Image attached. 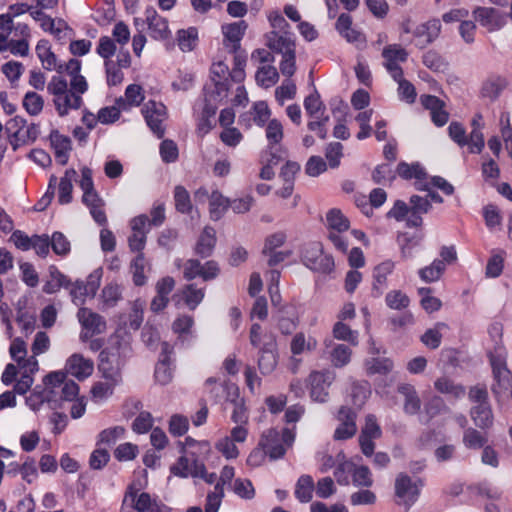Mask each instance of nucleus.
<instances>
[{"mask_svg":"<svg viewBox=\"0 0 512 512\" xmlns=\"http://www.w3.org/2000/svg\"><path fill=\"white\" fill-rule=\"evenodd\" d=\"M184 455H181L177 461L170 466V473L179 478H200L208 484L216 481V473H208L205 463L199 458L196 452H187L182 448Z\"/></svg>","mask_w":512,"mask_h":512,"instance_id":"f257e3e1","label":"nucleus"},{"mask_svg":"<svg viewBox=\"0 0 512 512\" xmlns=\"http://www.w3.org/2000/svg\"><path fill=\"white\" fill-rule=\"evenodd\" d=\"M47 91L53 96L55 109L60 117L69 114L71 110H78L83 105L81 96H76L68 90L66 79L53 76L47 85Z\"/></svg>","mask_w":512,"mask_h":512,"instance_id":"f03ea898","label":"nucleus"},{"mask_svg":"<svg viewBox=\"0 0 512 512\" xmlns=\"http://www.w3.org/2000/svg\"><path fill=\"white\" fill-rule=\"evenodd\" d=\"M294 440L293 429L284 428L280 433L277 429L271 428L263 432L259 446L265 449L271 460H277L285 455L286 447L291 446Z\"/></svg>","mask_w":512,"mask_h":512,"instance_id":"7ed1b4c3","label":"nucleus"},{"mask_svg":"<svg viewBox=\"0 0 512 512\" xmlns=\"http://www.w3.org/2000/svg\"><path fill=\"white\" fill-rule=\"evenodd\" d=\"M5 130L14 150L22 145L34 142L40 134L38 124L31 123L26 126V120L20 116L10 119L5 125Z\"/></svg>","mask_w":512,"mask_h":512,"instance_id":"20e7f679","label":"nucleus"},{"mask_svg":"<svg viewBox=\"0 0 512 512\" xmlns=\"http://www.w3.org/2000/svg\"><path fill=\"white\" fill-rule=\"evenodd\" d=\"M301 261L310 270L321 274H330L335 268L333 256L325 254L318 242L309 243L304 247Z\"/></svg>","mask_w":512,"mask_h":512,"instance_id":"39448f33","label":"nucleus"},{"mask_svg":"<svg viewBox=\"0 0 512 512\" xmlns=\"http://www.w3.org/2000/svg\"><path fill=\"white\" fill-rule=\"evenodd\" d=\"M141 112L153 134L159 139L163 138L165 134L163 123L167 119L166 106L162 102L149 100L143 104Z\"/></svg>","mask_w":512,"mask_h":512,"instance_id":"423d86ee","label":"nucleus"},{"mask_svg":"<svg viewBox=\"0 0 512 512\" xmlns=\"http://www.w3.org/2000/svg\"><path fill=\"white\" fill-rule=\"evenodd\" d=\"M422 486L421 480L413 481L407 474L400 473L395 480L397 503L409 509L417 501Z\"/></svg>","mask_w":512,"mask_h":512,"instance_id":"0eeeda50","label":"nucleus"},{"mask_svg":"<svg viewBox=\"0 0 512 512\" xmlns=\"http://www.w3.org/2000/svg\"><path fill=\"white\" fill-rule=\"evenodd\" d=\"M77 317L82 327L80 339L83 342L90 340L94 335L104 333L106 330L104 317L89 308L81 307L78 310Z\"/></svg>","mask_w":512,"mask_h":512,"instance_id":"6e6552de","label":"nucleus"},{"mask_svg":"<svg viewBox=\"0 0 512 512\" xmlns=\"http://www.w3.org/2000/svg\"><path fill=\"white\" fill-rule=\"evenodd\" d=\"M98 369L106 380L114 381V383L122 381L121 363L117 348L108 347L100 352Z\"/></svg>","mask_w":512,"mask_h":512,"instance_id":"1a4fd4ad","label":"nucleus"},{"mask_svg":"<svg viewBox=\"0 0 512 512\" xmlns=\"http://www.w3.org/2000/svg\"><path fill=\"white\" fill-rule=\"evenodd\" d=\"M205 389L215 403L234 402L239 396V387L235 383L219 381L214 377L205 381Z\"/></svg>","mask_w":512,"mask_h":512,"instance_id":"9d476101","label":"nucleus"},{"mask_svg":"<svg viewBox=\"0 0 512 512\" xmlns=\"http://www.w3.org/2000/svg\"><path fill=\"white\" fill-rule=\"evenodd\" d=\"M487 356L496 382L492 386V391L496 394L499 393L498 388L504 387L509 382L510 371L506 362L507 355L502 348H496L494 352H489Z\"/></svg>","mask_w":512,"mask_h":512,"instance_id":"9b49d317","label":"nucleus"},{"mask_svg":"<svg viewBox=\"0 0 512 512\" xmlns=\"http://www.w3.org/2000/svg\"><path fill=\"white\" fill-rule=\"evenodd\" d=\"M204 106L201 115L208 118H214L218 109V104L222 103L229 94L225 84L206 83L203 87Z\"/></svg>","mask_w":512,"mask_h":512,"instance_id":"f8f14e48","label":"nucleus"},{"mask_svg":"<svg viewBox=\"0 0 512 512\" xmlns=\"http://www.w3.org/2000/svg\"><path fill=\"white\" fill-rule=\"evenodd\" d=\"M441 22L439 19H431L417 25L412 31V42L418 49H425L432 44L440 35Z\"/></svg>","mask_w":512,"mask_h":512,"instance_id":"ddd939ff","label":"nucleus"},{"mask_svg":"<svg viewBox=\"0 0 512 512\" xmlns=\"http://www.w3.org/2000/svg\"><path fill=\"white\" fill-rule=\"evenodd\" d=\"M219 274V267L215 261H207L204 265L197 259H189L184 264L183 275L188 281L196 277L202 278L204 281H209L216 278Z\"/></svg>","mask_w":512,"mask_h":512,"instance_id":"4468645a","label":"nucleus"},{"mask_svg":"<svg viewBox=\"0 0 512 512\" xmlns=\"http://www.w3.org/2000/svg\"><path fill=\"white\" fill-rule=\"evenodd\" d=\"M263 347L259 350L258 368L263 375L271 374L277 365L276 339L273 334H265Z\"/></svg>","mask_w":512,"mask_h":512,"instance_id":"2eb2a0df","label":"nucleus"},{"mask_svg":"<svg viewBox=\"0 0 512 512\" xmlns=\"http://www.w3.org/2000/svg\"><path fill=\"white\" fill-rule=\"evenodd\" d=\"M396 175L404 180L414 179V186L416 190L428 189V186L426 185L428 174L425 168L419 162H414L411 164L405 161L399 162L396 167Z\"/></svg>","mask_w":512,"mask_h":512,"instance_id":"dca6fc26","label":"nucleus"},{"mask_svg":"<svg viewBox=\"0 0 512 512\" xmlns=\"http://www.w3.org/2000/svg\"><path fill=\"white\" fill-rule=\"evenodd\" d=\"M334 376L329 371H315L309 376L310 395L314 401L325 402L328 398V388L332 383Z\"/></svg>","mask_w":512,"mask_h":512,"instance_id":"f3484780","label":"nucleus"},{"mask_svg":"<svg viewBox=\"0 0 512 512\" xmlns=\"http://www.w3.org/2000/svg\"><path fill=\"white\" fill-rule=\"evenodd\" d=\"M267 46L274 52L287 55L296 52L295 36L290 31H271L267 34Z\"/></svg>","mask_w":512,"mask_h":512,"instance_id":"a211bd4d","label":"nucleus"},{"mask_svg":"<svg viewBox=\"0 0 512 512\" xmlns=\"http://www.w3.org/2000/svg\"><path fill=\"white\" fill-rule=\"evenodd\" d=\"M338 420L341 422L334 432V439L347 440L352 438L356 431V413L352 408L342 406L338 411Z\"/></svg>","mask_w":512,"mask_h":512,"instance_id":"6ab92c4d","label":"nucleus"},{"mask_svg":"<svg viewBox=\"0 0 512 512\" xmlns=\"http://www.w3.org/2000/svg\"><path fill=\"white\" fill-rule=\"evenodd\" d=\"M422 106L430 111L431 120L437 127H443L449 120V113L444 109L445 103L434 95H422L420 97Z\"/></svg>","mask_w":512,"mask_h":512,"instance_id":"aec40b11","label":"nucleus"},{"mask_svg":"<svg viewBox=\"0 0 512 512\" xmlns=\"http://www.w3.org/2000/svg\"><path fill=\"white\" fill-rule=\"evenodd\" d=\"M476 21L488 31H496L503 27L505 19L499 10L491 7H477L473 11Z\"/></svg>","mask_w":512,"mask_h":512,"instance_id":"412c9836","label":"nucleus"},{"mask_svg":"<svg viewBox=\"0 0 512 512\" xmlns=\"http://www.w3.org/2000/svg\"><path fill=\"white\" fill-rule=\"evenodd\" d=\"M247 28L248 24L244 20L222 26L224 45L229 48L230 52L240 50V42L244 37Z\"/></svg>","mask_w":512,"mask_h":512,"instance_id":"4be33fe9","label":"nucleus"},{"mask_svg":"<svg viewBox=\"0 0 512 512\" xmlns=\"http://www.w3.org/2000/svg\"><path fill=\"white\" fill-rule=\"evenodd\" d=\"M65 369L68 374L82 381L93 373L94 363L80 354H73L67 359Z\"/></svg>","mask_w":512,"mask_h":512,"instance_id":"5701e85b","label":"nucleus"},{"mask_svg":"<svg viewBox=\"0 0 512 512\" xmlns=\"http://www.w3.org/2000/svg\"><path fill=\"white\" fill-rule=\"evenodd\" d=\"M150 36L156 40H165L170 36L168 21L159 16L156 10L149 7L145 11Z\"/></svg>","mask_w":512,"mask_h":512,"instance_id":"b1692460","label":"nucleus"},{"mask_svg":"<svg viewBox=\"0 0 512 512\" xmlns=\"http://www.w3.org/2000/svg\"><path fill=\"white\" fill-rule=\"evenodd\" d=\"M82 202L89 208L93 220L100 226L107 224L104 202L95 189L83 192Z\"/></svg>","mask_w":512,"mask_h":512,"instance_id":"393cba45","label":"nucleus"},{"mask_svg":"<svg viewBox=\"0 0 512 512\" xmlns=\"http://www.w3.org/2000/svg\"><path fill=\"white\" fill-rule=\"evenodd\" d=\"M507 85L506 77L498 74L489 75L482 83L480 95L482 98L495 101L506 89Z\"/></svg>","mask_w":512,"mask_h":512,"instance_id":"a878e982","label":"nucleus"},{"mask_svg":"<svg viewBox=\"0 0 512 512\" xmlns=\"http://www.w3.org/2000/svg\"><path fill=\"white\" fill-rule=\"evenodd\" d=\"M35 52L45 70H56L58 73H62L63 64H58L57 57L51 50L50 42L47 39H41L37 42Z\"/></svg>","mask_w":512,"mask_h":512,"instance_id":"bb28decb","label":"nucleus"},{"mask_svg":"<svg viewBox=\"0 0 512 512\" xmlns=\"http://www.w3.org/2000/svg\"><path fill=\"white\" fill-rule=\"evenodd\" d=\"M265 136L268 142L269 152H276L277 154L286 155V150L281 146H277L281 143L284 137L283 126L277 119H271L265 129Z\"/></svg>","mask_w":512,"mask_h":512,"instance_id":"cd10ccee","label":"nucleus"},{"mask_svg":"<svg viewBox=\"0 0 512 512\" xmlns=\"http://www.w3.org/2000/svg\"><path fill=\"white\" fill-rule=\"evenodd\" d=\"M50 142L54 149L56 161L61 165L67 164L71 150L70 138L60 134L58 130H52L50 133Z\"/></svg>","mask_w":512,"mask_h":512,"instance_id":"c85d7f7f","label":"nucleus"},{"mask_svg":"<svg viewBox=\"0 0 512 512\" xmlns=\"http://www.w3.org/2000/svg\"><path fill=\"white\" fill-rule=\"evenodd\" d=\"M397 391L405 399L403 405L404 412L408 415L417 414L421 409V400L415 387L409 383H402L398 385Z\"/></svg>","mask_w":512,"mask_h":512,"instance_id":"c756f323","label":"nucleus"},{"mask_svg":"<svg viewBox=\"0 0 512 512\" xmlns=\"http://www.w3.org/2000/svg\"><path fill=\"white\" fill-rule=\"evenodd\" d=\"M394 268L395 263L392 260H385L374 268L372 287L374 296L378 297L383 293V289L387 285V277L393 272Z\"/></svg>","mask_w":512,"mask_h":512,"instance_id":"7c9ffc66","label":"nucleus"},{"mask_svg":"<svg viewBox=\"0 0 512 512\" xmlns=\"http://www.w3.org/2000/svg\"><path fill=\"white\" fill-rule=\"evenodd\" d=\"M67 371H55L51 372L44 378V384L46 386V400L48 402L57 401L56 396L58 390L67 381Z\"/></svg>","mask_w":512,"mask_h":512,"instance_id":"2f4dec72","label":"nucleus"},{"mask_svg":"<svg viewBox=\"0 0 512 512\" xmlns=\"http://www.w3.org/2000/svg\"><path fill=\"white\" fill-rule=\"evenodd\" d=\"M216 244V232L212 227H205L196 243L195 252L202 258L209 257Z\"/></svg>","mask_w":512,"mask_h":512,"instance_id":"473e14b6","label":"nucleus"},{"mask_svg":"<svg viewBox=\"0 0 512 512\" xmlns=\"http://www.w3.org/2000/svg\"><path fill=\"white\" fill-rule=\"evenodd\" d=\"M98 286L99 284L95 282L84 283L82 281H76L70 290L72 301L76 305L84 304L87 296H95Z\"/></svg>","mask_w":512,"mask_h":512,"instance_id":"72a5a7b5","label":"nucleus"},{"mask_svg":"<svg viewBox=\"0 0 512 512\" xmlns=\"http://www.w3.org/2000/svg\"><path fill=\"white\" fill-rule=\"evenodd\" d=\"M230 206V200L219 191H213L209 197V213L213 221L220 220Z\"/></svg>","mask_w":512,"mask_h":512,"instance_id":"f704fd0d","label":"nucleus"},{"mask_svg":"<svg viewBox=\"0 0 512 512\" xmlns=\"http://www.w3.org/2000/svg\"><path fill=\"white\" fill-rule=\"evenodd\" d=\"M198 29L196 27H188L180 29L176 33V42L182 52H190L198 44Z\"/></svg>","mask_w":512,"mask_h":512,"instance_id":"c9c22d12","label":"nucleus"},{"mask_svg":"<svg viewBox=\"0 0 512 512\" xmlns=\"http://www.w3.org/2000/svg\"><path fill=\"white\" fill-rule=\"evenodd\" d=\"M314 489L315 484L312 476L304 474L298 478L294 494L301 503H307L311 501Z\"/></svg>","mask_w":512,"mask_h":512,"instance_id":"e433bc0d","label":"nucleus"},{"mask_svg":"<svg viewBox=\"0 0 512 512\" xmlns=\"http://www.w3.org/2000/svg\"><path fill=\"white\" fill-rule=\"evenodd\" d=\"M449 327L444 322H437L432 328H429L421 336V342L429 349H437L441 345L443 331Z\"/></svg>","mask_w":512,"mask_h":512,"instance_id":"4c0bfd02","label":"nucleus"},{"mask_svg":"<svg viewBox=\"0 0 512 512\" xmlns=\"http://www.w3.org/2000/svg\"><path fill=\"white\" fill-rule=\"evenodd\" d=\"M70 280L62 272H60L55 266L50 267V280L46 281L43 285V292L46 294H54L58 292L62 287L68 288Z\"/></svg>","mask_w":512,"mask_h":512,"instance_id":"58836bf2","label":"nucleus"},{"mask_svg":"<svg viewBox=\"0 0 512 512\" xmlns=\"http://www.w3.org/2000/svg\"><path fill=\"white\" fill-rule=\"evenodd\" d=\"M471 418L479 428H489L493 424V414L489 403L475 405L471 409Z\"/></svg>","mask_w":512,"mask_h":512,"instance_id":"ea45409f","label":"nucleus"},{"mask_svg":"<svg viewBox=\"0 0 512 512\" xmlns=\"http://www.w3.org/2000/svg\"><path fill=\"white\" fill-rule=\"evenodd\" d=\"M423 239L422 234L409 235L403 233L398 236V243L400 245L401 258L406 260L413 257V250L420 246Z\"/></svg>","mask_w":512,"mask_h":512,"instance_id":"a19ab883","label":"nucleus"},{"mask_svg":"<svg viewBox=\"0 0 512 512\" xmlns=\"http://www.w3.org/2000/svg\"><path fill=\"white\" fill-rule=\"evenodd\" d=\"M434 387L438 392L451 395L456 399L462 398L466 393L465 387L463 385L456 384L453 380L445 376L438 378L434 382Z\"/></svg>","mask_w":512,"mask_h":512,"instance_id":"79ce46f5","label":"nucleus"},{"mask_svg":"<svg viewBox=\"0 0 512 512\" xmlns=\"http://www.w3.org/2000/svg\"><path fill=\"white\" fill-rule=\"evenodd\" d=\"M75 175L76 171L74 169H68L60 179L58 187V201L62 205L69 204L72 201V179Z\"/></svg>","mask_w":512,"mask_h":512,"instance_id":"37998d69","label":"nucleus"},{"mask_svg":"<svg viewBox=\"0 0 512 512\" xmlns=\"http://www.w3.org/2000/svg\"><path fill=\"white\" fill-rule=\"evenodd\" d=\"M118 107L107 106L98 111L97 119L102 124H112L116 122L121 115V109L126 110V102L122 98L117 100Z\"/></svg>","mask_w":512,"mask_h":512,"instance_id":"c03bdc74","label":"nucleus"},{"mask_svg":"<svg viewBox=\"0 0 512 512\" xmlns=\"http://www.w3.org/2000/svg\"><path fill=\"white\" fill-rule=\"evenodd\" d=\"M173 194L176 211L181 214H190L193 209V205L187 189L182 185H177L174 188Z\"/></svg>","mask_w":512,"mask_h":512,"instance_id":"a18cd8bd","label":"nucleus"},{"mask_svg":"<svg viewBox=\"0 0 512 512\" xmlns=\"http://www.w3.org/2000/svg\"><path fill=\"white\" fill-rule=\"evenodd\" d=\"M382 56L385 59V65L398 64V62H406L408 52L398 44H389L384 47Z\"/></svg>","mask_w":512,"mask_h":512,"instance_id":"49530a36","label":"nucleus"},{"mask_svg":"<svg viewBox=\"0 0 512 512\" xmlns=\"http://www.w3.org/2000/svg\"><path fill=\"white\" fill-rule=\"evenodd\" d=\"M445 270L443 261L435 259L430 265L421 268L418 275L422 281L432 283L439 280Z\"/></svg>","mask_w":512,"mask_h":512,"instance_id":"de8ad7c7","label":"nucleus"},{"mask_svg":"<svg viewBox=\"0 0 512 512\" xmlns=\"http://www.w3.org/2000/svg\"><path fill=\"white\" fill-rule=\"evenodd\" d=\"M304 108L310 118H319L325 114V105L321 101L319 93L315 90L313 93L305 97Z\"/></svg>","mask_w":512,"mask_h":512,"instance_id":"09e8293b","label":"nucleus"},{"mask_svg":"<svg viewBox=\"0 0 512 512\" xmlns=\"http://www.w3.org/2000/svg\"><path fill=\"white\" fill-rule=\"evenodd\" d=\"M255 79L259 86L270 88L277 83L279 74L274 66H262L257 70Z\"/></svg>","mask_w":512,"mask_h":512,"instance_id":"8fccbe9b","label":"nucleus"},{"mask_svg":"<svg viewBox=\"0 0 512 512\" xmlns=\"http://www.w3.org/2000/svg\"><path fill=\"white\" fill-rule=\"evenodd\" d=\"M185 304L189 309L194 310L203 300L204 288H198L196 284H187L182 290Z\"/></svg>","mask_w":512,"mask_h":512,"instance_id":"3c124183","label":"nucleus"},{"mask_svg":"<svg viewBox=\"0 0 512 512\" xmlns=\"http://www.w3.org/2000/svg\"><path fill=\"white\" fill-rule=\"evenodd\" d=\"M365 367L368 375H386L393 369V362L389 358H371L366 360Z\"/></svg>","mask_w":512,"mask_h":512,"instance_id":"603ef678","label":"nucleus"},{"mask_svg":"<svg viewBox=\"0 0 512 512\" xmlns=\"http://www.w3.org/2000/svg\"><path fill=\"white\" fill-rule=\"evenodd\" d=\"M329 231L345 232L349 229L348 219L338 209H331L326 215Z\"/></svg>","mask_w":512,"mask_h":512,"instance_id":"864d4df0","label":"nucleus"},{"mask_svg":"<svg viewBox=\"0 0 512 512\" xmlns=\"http://www.w3.org/2000/svg\"><path fill=\"white\" fill-rule=\"evenodd\" d=\"M333 336L334 338L346 341L353 346L358 344V331L352 330L347 324L343 323V321H338L334 324Z\"/></svg>","mask_w":512,"mask_h":512,"instance_id":"5fc2aeb1","label":"nucleus"},{"mask_svg":"<svg viewBox=\"0 0 512 512\" xmlns=\"http://www.w3.org/2000/svg\"><path fill=\"white\" fill-rule=\"evenodd\" d=\"M146 260L144 253L137 254L136 257L132 260L130 269L132 272L133 283L135 286H143L147 282V277L145 276Z\"/></svg>","mask_w":512,"mask_h":512,"instance_id":"6e6d98bb","label":"nucleus"},{"mask_svg":"<svg viewBox=\"0 0 512 512\" xmlns=\"http://www.w3.org/2000/svg\"><path fill=\"white\" fill-rule=\"evenodd\" d=\"M352 350L344 344L335 345L330 352V359L334 367L346 366L351 360Z\"/></svg>","mask_w":512,"mask_h":512,"instance_id":"4d7b16f0","label":"nucleus"},{"mask_svg":"<svg viewBox=\"0 0 512 512\" xmlns=\"http://www.w3.org/2000/svg\"><path fill=\"white\" fill-rule=\"evenodd\" d=\"M211 77L208 83L225 84L227 94L230 91L229 68L223 62L214 63L211 67Z\"/></svg>","mask_w":512,"mask_h":512,"instance_id":"13d9d810","label":"nucleus"},{"mask_svg":"<svg viewBox=\"0 0 512 512\" xmlns=\"http://www.w3.org/2000/svg\"><path fill=\"white\" fill-rule=\"evenodd\" d=\"M504 256L505 251L500 250L497 253H493L488 259L485 275L489 278H497L499 277L504 268Z\"/></svg>","mask_w":512,"mask_h":512,"instance_id":"bf43d9fd","label":"nucleus"},{"mask_svg":"<svg viewBox=\"0 0 512 512\" xmlns=\"http://www.w3.org/2000/svg\"><path fill=\"white\" fill-rule=\"evenodd\" d=\"M463 443L469 449H480L486 446L487 438L478 430L468 428L464 432Z\"/></svg>","mask_w":512,"mask_h":512,"instance_id":"052dcab7","label":"nucleus"},{"mask_svg":"<svg viewBox=\"0 0 512 512\" xmlns=\"http://www.w3.org/2000/svg\"><path fill=\"white\" fill-rule=\"evenodd\" d=\"M251 115L257 126L264 127L270 121L271 111L265 101H258L253 104Z\"/></svg>","mask_w":512,"mask_h":512,"instance_id":"680f3d73","label":"nucleus"},{"mask_svg":"<svg viewBox=\"0 0 512 512\" xmlns=\"http://www.w3.org/2000/svg\"><path fill=\"white\" fill-rule=\"evenodd\" d=\"M43 105L44 100L42 96L36 92L29 91L25 94L23 99V107L28 114L32 116L38 115L42 111Z\"/></svg>","mask_w":512,"mask_h":512,"instance_id":"e2e57ef3","label":"nucleus"},{"mask_svg":"<svg viewBox=\"0 0 512 512\" xmlns=\"http://www.w3.org/2000/svg\"><path fill=\"white\" fill-rule=\"evenodd\" d=\"M386 305L394 310H402L409 306L410 299L401 290H392L385 297Z\"/></svg>","mask_w":512,"mask_h":512,"instance_id":"0e129e2a","label":"nucleus"},{"mask_svg":"<svg viewBox=\"0 0 512 512\" xmlns=\"http://www.w3.org/2000/svg\"><path fill=\"white\" fill-rule=\"evenodd\" d=\"M50 241L51 248L56 255L66 256L67 254L70 253V242L62 232H54L50 238Z\"/></svg>","mask_w":512,"mask_h":512,"instance_id":"69168bd1","label":"nucleus"},{"mask_svg":"<svg viewBox=\"0 0 512 512\" xmlns=\"http://www.w3.org/2000/svg\"><path fill=\"white\" fill-rule=\"evenodd\" d=\"M119 383H114V381L107 380L106 382H97L92 386L91 394L92 398L95 401H103L110 397L116 385Z\"/></svg>","mask_w":512,"mask_h":512,"instance_id":"338daca9","label":"nucleus"},{"mask_svg":"<svg viewBox=\"0 0 512 512\" xmlns=\"http://www.w3.org/2000/svg\"><path fill=\"white\" fill-rule=\"evenodd\" d=\"M116 50V43L112 38L109 36H101L99 38L96 53L104 59V62L111 60Z\"/></svg>","mask_w":512,"mask_h":512,"instance_id":"774afa93","label":"nucleus"}]
</instances>
